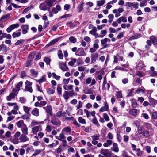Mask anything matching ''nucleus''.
<instances>
[{
  "mask_svg": "<svg viewBox=\"0 0 157 157\" xmlns=\"http://www.w3.org/2000/svg\"><path fill=\"white\" fill-rule=\"evenodd\" d=\"M75 54L76 56H86V54L83 48H80L77 49Z\"/></svg>",
  "mask_w": 157,
  "mask_h": 157,
  "instance_id": "1",
  "label": "nucleus"
},
{
  "mask_svg": "<svg viewBox=\"0 0 157 157\" xmlns=\"http://www.w3.org/2000/svg\"><path fill=\"white\" fill-rule=\"evenodd\" d=\"M85 83L87 85H88L90 83V86H92L95 85L96 82L94 78L92 79L91 77H89L86 79Z\"/></svg>",
  "mask_w": 157,
  "mask_h": 157,
  "instance_id": "2",
  "label": "nucleus"
},
{
  "mask_svg": "<svg viewBox=\"0 0 157 157\" xmlns=\"http://www.w3.org/2000/svg\"><path fill=\"white\" fill-rule=\"evenodd\" d=\"M100 153L106 157H111V154L109 150L102 149L101 150Z\"/></svg>",
  "mask_w": 157,
  "mask_h": 157,
  "instance_id": "3",
  "label": "nucleus"
},
{
  "mask_svg": "<svg viewBox=\"0 0 157 157\" xmlns=\"http://www.w3.org/2000/svg\"><path fill=\"white\" fill-rule=\"evenodd\" d=\"M59 67L64 71H67L68 70V68L67 65L62 62H59Z\"/></svg>",
  "mask_w": 157,
  "mask_h": 157,
  "instance_id": "4",
  "label": "nucleus"
},
{
  "mask_svg": "<svg viewBox=\"0 0 157 157\" xmlns=\"http://www.w3.org/2000/svg\"><path fill=\"white\" fill-rule=\"evenodd\" d=\"M42 128L41 126H35L32 128V132L35 135H36L38 131H41Z\"/></svg>",
  "mask_w": 157,
  "mask_h": 157,
  "instance_id": "5",
  "label": "nucleus"
},
{
  "mask_svg": "<svg viewBox=\"0 0 157 157\" xmlns=\"http://www.w3.org/2000/svg\"><path fill=\"white\" fill-rule=\"evenodd\" d=\"M104 106L101 107L99 109V111L100 112H103L104 111L109 110V106L107 103L105 101L104 103Z\"/></svg>",
  "mask_w": 157,
  "mask_h": 157,
  "instance_id": "6",
  "label": "nucleus"
},
{
  "mask_svg": "<svg viewBox=\"0 0 157 157\" xmlns=\"http://www.w3.org/2000/svg\"><path fill=\"white\" fill-rule=\"evenodd\" d=\"M110 41V40L108 38H105L101 40V44L102 45H104V48H105L108 47V45L106 44V43L107 42L109 43Z\"/></svg>",
  "mask_w": 157,
  "mask_h": 157,
  "instance_id": "7",
  "label": "nucleus"
},
{
  "mask_svg": "<svg viewBox=\"0 0 157 157\" xmlns=\"http://www.w3.org/2000/svg\"><path fill=\"white\" fill-rule=\"evenodd\" d=\"M123 61V57L122 56H119V55H117L114 56V60L113 63H117L119 60Z\"/></svg>",
  "mask_w": 157,
  "mask_h": 157,
  "instance_id": "8",
  "label": "nucleus"
},
{
  "mask_svg": "<svg viewBox=\"0 0 157 157\" xmlns=\"http://www.w3.org/2000/svg\"><path fill=\"white\" fill-rule=\"evenodd\" d=\"M43 108L49 115L51 116L52 115V108L51 105H48L46 107H44Z\"/></svg>",
  "mask_w": 157,
  "mask_h": 157,
  "instance_id": "9",
  "label": "nucleus"
},
{
  "mask_svg": "<svg viewBox=\"0 0 157 157\" xmlns=\"http://www.w3.org/2000/svg\"><path fill=\"white\" fill-rule=\"evenodd\" d=\"M71 130L70 127H66L63 128L62 130V132L65 133L66 134H71Z\"/></svg>",
  "mask_w": 157,
  "mask_h": 157,
  "instance_id": "10",
  "label": "nucleus"
},
{
  "mask_svg": "<svg viewBox=\"0 0 157 157\" xmlns=\"http://www.w3.org/2000/svg\"><path fill=\"white\" fill-rule=\"evenodd\" d=\"M98 54L97 53L92 54L91 55V63L95 62L97 59L98 58Z\"/></svg>",
  "mask_w": 157,
  "mask_h": 157,
  "instance_id": "11",
  "label": "nucleus"
},
{
  "mask_svg": "<svg viewBox=\"0 0 157 157\" xmlns=\"http://www.w3.org/2000/svg\"><path fill=\"white\" fill-rule=\"evenodd\" d=\"M16 94H16L14 91H13V92L10 93L9 95L7 97V100L9 101H10L12 99L15 97Z\"/></svg>",
  "mask_w": 157,
  "mask_h": 157,
  "instance_id": "12",
  "label": "nucleus"
},
{
  "mask_svg": "<svg viewBox=\"0 0 157 157\" xmlns=\"http://www.w3.org/2000/svg\"><path fill=\"white\" fill-rule=\"evenodd\" d=\"M22 33L23 34H25L28 32L29 29V26L27 25H23L21 26Z\"/></svg>",
  "mask_w": 157,
  "mask_h": 157,
  "instance_id": "13",
  "label": "nucleus"
},
{
  "mask_svg": "<svg viewBox=\"0 0 157 157\" xmlns=\"http://www.w3.org/2000/svg\"><path fill=\"white\" fill-rule=\"evenodd\" d=\"M20 140L21 142H24L29 140V138L26 135L22 134L20 137Z\"/></svg>",
  "mask_w": 157,
  "mask_h": 157,
  "instance_id": "14",
  "label": "nucleus"
},
{
  "mask_svg": "<svg viewBox=\"0 0 157 157\" xmlns=\"http://www.w3.org/2000/svg\"><path fill=\"white\" fill-rule=\"evenodd\" d=\"M39 8L40 10L45 11L47 10L48 7L45 3H42L40 5Z\"/></svg>",
  "mask_w": 157,
  "mask_h": 157,
  "instance_id": "15",
  "label": "nucleus"
},
{
  "mask_svg": "<svg viewBox=\"0 0 157 157\" xmlns=\"http://www.w3.org/2000/svg\"><path fill=\"white\" fill-rule=\"evenodd\" d=\"M73 86L72 85H64L63 86V88L64 90H72L71 92L73 94L74 92V91L73 89Z\"/></svg>",
  "mask_w": 157,
  "mask_h": 157,
  "instance_id": "16",
  "label": "nucleus"
},
{
  "mask_svg": "<svg viewBox=\"0 0 157 157\" xmlns=\"http://www.w3.org/2000/svg\"><path fill=\"white\" fill-rule=\"evenodd\" d=\"M61 9L60 6L59 5H57L55 8H53L52 9V12L54 14H56L59 11H60Z\"/></svg>",
  "mask_w": 157,
  "mask_h": 157,
  "instance_id": "17",
  "label": "nucleus"
},
{
  "mask_svg": "<svg viewBox=\"0 0 157 157\" xmlns=\"http://www.w3.org/2000/svg\"><path fill=\"white\" fill-rule=\"evenodd\" d=\"M113 147L111 148V149L115 152H118L119 151V148L117 144L116 143H113Z\"/></svg>",
  "mask_w": 157,
  "mask_h": 157,
  "instance_id": "18",
  "label": "nucleus"
},
{
  "mask_svg": "<svg viewBox=\"0 0 157 157\" xmlns=\"http://www.w3.org/2000/svg\"><path fill=\"white\" fill-rule=\"evenodd\" d=\"M60 39V38H57L51 40L49 43H48L46 45L48 47L54 44Z\"/></svg>",
  "mask_w": 157,
  "mask_h": 157,
  "instance_id": "19",
  "label": "nucleus"
},
{
  "mask_svg": "<svg viewBox=\"0 0 157 157\" xmlns=\"http://www.w3.org/2000/svg\"><path fill=\"white\" fill-rule=\"evenodd\" d=\"M21 130L23 133L22 134L25 135L28 134V128L26 125H24L23 127H21Z\"/></svg>",
  "mask_w": 157,
  "mask_h": 157,
  "instance_id": "20",
  "label": "nucleus"
},
{
  "mask_svg": "<svg viewBox=\"0 0 157 157\" xmlns=\"http://www.w3.org/2000/svg\"><path fill=\"white\" fill-rule=\"evenodd\" d=\"M56 139L59 140L61 141H63L65 140L66 137H65L63 133L62 132L59 134V136H57L56 137Z\"/></svg>",
  "mask_w": 157,
  "mask_h": 157,
  "instance_id": "21",
  "label": "nucleus"
},
{
  "mask_svg": "<svg viewBox=\"0 0 157 157\" xmlns=\"http://www.w3.org/2000/svg\"><path fill=\"white\" fill-rule=\"evenodd\" d=\"M51 123L54 125H58L60 124V121L56 118H53L51 121Z\"/></svg>",
  "mask_w": 157,
  "mask_h": 157,
  "instance_id": "22",
  "label": "nucleus"
},
{
  "mask_svg": "<svg viewBox=\"0 0 157 157\" xmlns=\"http://www.w3.org/2000/svg\"><path fill=\"white\" fill-rule=\"evenodd\" d=\"M109 83H107L105 79H104L102 86L103 89L105 90L106 89V88H107L108 90H109Z\"/></svg>",
  "mask_w": 157,
  "mask_h": 157,
  "instance_id": "23",
  "label": "nucleus"
},
{
  "mask_svg": "<svg viewBox=\"0 0 157 157\" xmlns=\"http://www.w3.org/2000/svg\"><path fill=\"white\" fill-rule=\"evenodd\" d=\"M31 113L33 115L36 116H38L39 115V109L36 108H35L33 109Z\"/></svg>",
  "mask_w": 157,
  "mask_h": 157,
  "instance_id": "24",
  "label": "nucleus"
},
{
  "mask_svg": "<svg viewBox=\"0 0 157 157\" xmlns=\"http://www.w3.org/2000/svg\"><path fill=\"white\" fill-rule=\"evenodd\" d=\"M71 61L68 63V64L70 66H73L77 62V59L75 58H71Z\"/></svg>",
  "mask_w": 157,
  "mask_h": 157,
  "instance_id": "25",
  "label": "nucleus"
},
{
  "mask_svg": "<svg viewBox=\"0 0 157 157\" xmlns=\"http://www.w3.org/2000/svg\"><path fill=\"white\" fill-rule=\"evenodd\" d=\"M53 2L54 1L52 0H47L45 2L47 6H48L49 8L53 6Z\"/></svg>",
  "mask_w": 157,
  "mask_h": 157,
  "instance_id": "26",
  "label": "nucleus"
},
{
  "mask_svg": "<svg viewBox=\"0 0 157 157\" xmlns=\"http://www.w3.org/2000/svg\"><path fill=\"white\" fill-rule=\"evenodd\" d=\"M150 39L154 45H155L157 44V40L154 36H151L150 37Z\"/></svg>",
  "mask_w": 157,
  "mask_h": 157,
  "instance_id": "27",
  "label": "nucleus"
},
{
  "mask_svg": "<svg viewBox=\"0 0 157 157\" xmlns=\"http://www.w3.org/2000/svg\"><path fill=\"white\" fill-rule=\"evenodd\" d=\"M16 124L18 128H21L23 127L24 125H25L23 121L22 120H21L19 121L16 123Z\"/></svg>",
  "mask_w": 157,
  "mask_h": 157,
  "instance_id": "28",
  "label": "nucleus"
},
{
  "mask_svg": "<svg viewBox=\"0 0 157 157\" xmlns=\"http://www.w3.org/2000/svg\"><path fill=\"white\" fill-rule=\"evenodd\" d=\"M144 67H145V66L143 62L141 61H140L137 66V68L139 69H143Z\"/></svg>",
  "mask_w": 157,
  "mask_h": 157,
  "instance_id": "29",
  "label": "nucleus"
},
{
  "mask_svg": "<svg viewBox=\"0 0 157 157\" xmlns=\"http://www.w3.org/2000/svg\"><path fill=\"white\" fill-rule=\"evenodd\" d=\"M70 92H68L66 91H65L64 92L63 96L64 99L67 101L69 97V94Z\"/></svg>",
  "mask_w": 157,
  "mask_h": 157,
  "instance_id": "30",
  "label": "nucleus"
},
{
  "mask_svg": "<svg viewBox=\"0 0 157 157\" xmlns=\"http://www.w3.org/2000/svg\"><path fill=\"white\" fill-rule=\"evenodd\" d=\"M10 16L9 14H7L5 16H2L0 19V21L2 22H4L6 21L7 19Z\"/></svg>",
  "mask_w": 157,
  "mask_h": 157,
  "instance_id": "31",
  "label": "nucleus"
},
{
  "mask_svg": "<svg viewBox=\"0 0 157 157\" xmlns=\"http://www.w3.org/2000/svg\"><path fill=\"white\" fill-rule=\"evenodd\" d=\"M143 151H141L140 148H138L136 150V153L137 156L140 157L142 155Z\"/></svg>",
  "mask_w": 157,
  "mask_h": 157,
  "instance_id": "32",
  "label": "nucleus"
},
{
  "mask_svg": "<svg viewBox=\"0 0 157 157\" xmlns=\"http://www.w3.org/2000/svg\"><path fill=\"white\" fill-rule=\"evenodd\" d=\"M23 110L27 114H28L29 113L30 110V108L28 107L23 106Z\"/></svg>",
  "mask_w": 157,
  "mask_h": 157,
  "instance_id": "33",
  "label": "nucleus"
},
{
  "mask_svg": "<svg viewBox=\"0 0 157 157\" xmlns=\"http://www.w3.org/2000/svg\"><path fill=\"white\" fill-rule=\"evenodd\" d=\"M101 34L100 35V37H104L107 34V31L106 30H103L101 31Z\"/></svg>",
  "mask_w": 157,
  "mask_h": 157,
  "instance_id": "34",
  "label": "nucleus"
},
{
  "mask_svg": "<svg viewBox=\"0 0 157 157\" xmlns=\"http://www.w3.org/2000/svg\"><path fill=\"white\" fill-rule=\"evenodd\" d=\"M97 5L98 6H102L105 3V0H101L97 2Z\"/></svg>",
  "mask_w": 157,
  "mask_h": 157,
  "instance_id": "35",
  "label": "nucleus"
},
{
  "mask_svg": "<svg viewBox=\"0 0 157 157\" xmlns=\"http://www.w3.org/2000/svg\"><path fill=\"white\" fill-rule=\"evenodd\" d=\"M78 121L80 123L83 124H86V120L82 117H79L78 118Z\"/></svg>",
  "mask_w": 157,
  "mask_h": 157,
  "instance_id": "36",
  "label": "nucleus"
},
{
  "mask_svg": "<svg viewBox=\"0 0 157 157\" xmlns=\"http://www.w3.org/2000/svg\"><path fill=\"white\" fill-rule=\"evenodd\" d=\"M58 56L60 59H63V55L61 50H59L58 51Z\"/></svg>",
  "mask_w": 157,
  "mask_h": 157,
  "instance_id": "37",
  "label": "nucleus"
},
{
  "mask_svg": "<svg viewBox=\"0 0 157 157\" xmlns=\"http://www.w3.org/2000/svg\"><path fill=\"white\" fill-rule=\"evenodd\" d=\"M46 92L48 94H51L54 93L55 90L53 89L49 88L47 89Z\"/></svg>",
  "mask_w": 157,
  "mask_h": 157,
  "instance_id": "38",
  "label": "nucleus"
},
{
  "mask_svg": "<svg viewBox=\"0 0 157 157\" xmlns=\"http://www.w3.org/2000/svg\"><path fill=\"white\" fill-rule=\"evenodd\" d=\"M41 151L40 149H36L34 153L32 155V156L33 157L38 155Z\"/></svg>",
  "mask_w": 157,
  "mask_h": 157,
  "instance_id": "39",
  "label": "nucleus"
},
{
  "mask_svg": "<svg viewBox=\"0 0 157 157\" xmlns=\"http://www.w3.org/2000/svg\"><path fill=\"white\" fill-rule=\"evenodd\" d=\"M83 92L85 94H93V92L91 90L89 89H85L83 90Z\"/></svg>",
  "mask_w": 157,
  "mask_h": 157,
  "instance_id": "40",
  "label": "nucleus"
},
{
  "mask_svg": "<svg viewBox=\"0 0 157 157\" xmlns=\"http://www.w3.org/2000/svg\"><path fill=\"white\" fill-rule=\"evenodd\" d=\"M108 18L109 19L108 20V22L109 23L112 22L114 18V16L113 14H110L108 16Z\"/></svg>",
  "mask_w": 157,
  "mask_h": 157,
  "instance_id": "41",
  "label": "nucleus"
},
{
  "mask_svg": "<svg viewBox=\"0 0 157 157\" xmlns=\"http://www.w3.org/2000/svg\"><path fill=\"white\" fill-rule=\"evenodd\" d=\"M21 35V33L20 32H18L17 33H13L12 34L13 37L14 38L19 37Z\"/></svg>",
  "mask_w": 157,
  "mask_h": 157,
  "instance_id": "42",
  "label": "nucleus"
},
{
  "mask_svg": "<svg viewBox=\"0 0 157 157\" xmlns=\"http://www.w3.org/2000/svg\"><path fill=\"white\" fill-rule=\"evenodd\" d=\"M25 41V40L23 39L19 40L17 41V42L15 44V45H17L21 44L24 43Z\"/></svg>",
  "mask_w": 157,
  "mask_h": 157,
  "instance_id": "43",
  "label": "nucleus"
},
{
  "mask_svg": "<svg viewBox=\"0 0 157 157\" xmlns=\"http://www.w3.org/2000/svg\"><path fill=\"white\" fill-rule=\"evenodd\" d=\"M82 106V102L80 101H78V103L76 106L77 109H78L81 108Z\"/></svg>",
  "mask_w": 157,
  "mask_h": 157,
  "instance_id": "44",
  "label": "nucleus"
},
{
  "mask_svg": "<svg viewBox=\"0 0 157 157\" xmlns=\"http://www.w3.org/2000/svg\"><path fill=\"white\" fill-rule=\"evenodd\" d=\"M100 135L98 134H95L91 136V137L92 140H98L99 139Z\"/></svg>",
  "mask_w": 157,
  "mask_h": 157,
  "instance_id": "45",
  "label": "nucleus"
},
{
  "mask_svg": "<svg viewBox=\"0 0 157 157\" xmlns=\"http://www.w3.org/2000/svg\"><path fill=\"white\" fill-rule=\"evenodd\" d=\"M137 111L136 109H132L130 111V113L134 116L136 115Z\"/></svg>",
  "mask_w": 157,
  "mask_h": 157,
  "instance_id": "46",
  "label": "nucleus"
},
{
  "mask_svg": "<svg viewBox=\"0 0 157 157\" xmlns=\"http://www.w3.org/2000/svg\"><path fill=\"white\" fill-rule=\"evenodd\" d=\"M140 37V35L139 34L133 36L129 38V40H132L133 39H137Z\"/></svg>",
  "mask_w": 157,
  "mask_h": 157,
  "instance_id": "47",
  "label": "nucleus"
},
{
  "mask_svg": "<svg viewBox=\"0 0 157 157\" xmlns=\"http://www.w3.org/2000/svg\"><path fill=\"white\" fill-rule=\"evenodd\" d=\"M30 72L32 75L34 77H35L37 75V72L34 70L32 69L30 70Z\"/></svg>",
  "mask_w": 157,
  "mask_h": 157,
  "instance_id": "48",
  "label": "nucleus"
},
{
  "mask_svg": "<svg viewBox=\"0 0 157 157\" xmlns=\"http://www.w3.org/2000/svg\"><path fill=\"white\" fill-rule=\"evenodd\" d=\"M23 83L22 82H20L16 86V90L18 91L20 90V88L22 86Z\"/></svg>",
  "mask_w": 157,
  "mask_h": 157,
  "instance_id": "49",
  "label": "nucleus"
},
{
  "mask_svg": "<svg viewBox=\"0 0 157 157\" xmlns=\"http://www.w3.org/2000/svg\"><path fill=\"white\" fill-rule=\"evenodd\" d=\"M92 122L94 124L97 125V126H99V124L96 117H94L93 118L92 120Z\"/></svg>",
  "mask_w": 157,
  "mask_h": 157,
  "instance_id": "50",
  "label": "nucleus"
},
{
  "mask_svg": "<svg viewBox=\"0 0 157 157\" xmlns=\"http://www.w3.org/2000/svg\"><path fill=\"white\" fill-rule=\"evenodd\" d=\"M150 101L153 106L155 107L156 104V101L154 99L151 98L150 99Z\"/></svg>",
  "mask_w": 157,
  "mask_h": 157,
  "instance_id": "51",
  "label": "nucleus"
},
{
  "mask_svg": "<svg viewBox=\"0 0 157 157\" xmlns=\"http://www.w3.org/2000/svg\"><path fill=\"white\" fill-rule=\"evenodd\" d=\"M124 32H121L117 36V39H120L123 37Z\"/></svg>",
  "mask_w": 157,
  "mask_h": 157,
  "instance_id": "52",
  "label": "nucleus"
},
{
  "mask_svg": "<svg viewBox=\"0 0 157 157\" xmlns=\"http://www.w3.org/2000/svg\"><path fill=\"white\" fill-rule=\"evenodd\" d=\"M69 40L71 42L75 43L76 42V39L73 36H71L69 38Z\"/></svg>",
  "mask_w": 157,
  "mask_h": 157,
  "instance_id": "53",
  "label": "nucleus"
},
{
  "mask_svg": "<svg viewBox=\"0 0 157 157\" xmlns=\"http://www.w3.org/2000/svg\"><path fill=\"white\" fill-rule=\"evenodd\" d=\"M25 90L32 93L33 91V89L31 87L26 86L25 87Z\"/></svg>",
  "mask_w": 157,
  "mask_h": 157,
  "instance_id": "54",
  "label": "nucleus"
},
{
  "mask_svg": "<svg viewBox=\"0 0 157 157\" xmlns=\"http://www.w3.org/2000/svg\"><path fill=\"white\" fill-rule=\"evenodd\" d=\"M104 119L106 121H109V118L107 114L104 113L103 115Z\"/></svg>",
  "mask_w": 157,
  "mask_h": 157,
  "instance_id": "55",
  "label": "nucleus"
},
{
  "mask_svg": "<svg viewBox=\"0 0 157 157\" xmlns=\"http://www.w3.org/2000/svg\"><path fill=\"white\" fill-rule=\"evenodd\" d=\"M136 93L138 94H140V93L142 94H144V91L143 89H141L140 88H138L136 90Z\"/></svg>",
  "mask_w": 157,
  "mask_h": 157,
  "instance_id": "56",
  "label": "nucleus"
},
{
  "mask_svg": "<svg viewBox=\"0 0 157 157\" xmlns=\"http://www.w3.org/2000/svg\"><path fill=\"white\" fill-rule=\"evenodd\" d=\"M70 78H64L63 80V83L64 84V85H67L68 83L70 81Z\"/></svg>",
  "mask_w": 157,
  "mask_h": 157,
  "instance_id": "57",
  "label": "nucleus"
},
{
  "mask_svg": "<svg viewBox=\"0 0 157 157\" xmlns=\"http://www.w3.org/2000/svg\"><path fill=\"white\" fill-rule=\"evenodd\" d=\"M19 26V25L18 24H13L10 26V27L11 28L12 30L13 29L15 28H17Z\"/></svg>",
  "mask_w": 157,
  "mask_h": 157,
  "instance_id": "58",
  "label": "nucleus"
},
{
  "mask_svg": "<svg viewBox=\"0 0 157 157\" xmlns=\"http://www.w3.org/2000/svg\"><path fill=\"white\" fill-rule=\"evenodd\" d=\"M116 96L118 98H121L122 97L121 91H118L116 94Z\"/></svg>",
  "mask_w": 157,
  "mask_h": 157,
  "instance_id": "59",
  "label": "nucleus"
},
{
  "mask_svg": "<svg viewBox=\"0 0 157 157\" xmlns=\"http://www.w3.org/2000/svg\"><path fill=\"white\" fill-rule=\"evenodd\" d=\"M46 80V78L44 76H43L42 78L39 80H37L39 82V83H40L43 82L45 81Z\"/></svg>",
  "mask_w": 157,
  "mask_h": 157,
  "instance_id": "60",
  "label": "nucleus"
},
{
  "mask_svg": "<svg viewBox=\"0 0 157 157\" xmlns=\"http://www.w3.org/2000/svg\"><path fill=\"white\" fill-rule=\"evenodd\" d=\"M77 64L78 66H79L80 65L83 64V62L82 61L81 59H78L77 60Z\"/></svg>",
  "mask_w": 157,
  "mask_h": 157,
  "instance_id": "61",
  "label": "nucleus"
},
{
  "mask_svg": "<svg viewBox=\"0 0 157 157\" xmlns=\"http://www.w3.org/2000/svg\"><path fill=\"white\" fill-rule=\"evenodd\" d=\"M120 20H121L122 22L124 23H126L127 21V20L126 17L124 16H122L120 17Z\"/></svg>",
  "mask_w": 157,
  "mask_h": 157,
  "instance_id": "62",
  "label": "nucleus"
},
{
  "mask_svg": "<svg viewBox=\"0 0 157 157\" xmlns=\"http://www.w3.org/2000/svg\"><path fill=\"white\" fill-rule=\"evenodd\" d=\"M52 76L53 78L56 80H59L60 78V76L57 75L56 74L54 73H52Z\"/></svg>",
  "mask_w": 157,
  "mask_h": 157,
  "instance_id": "63",
  "label": "nucleus"
},
{
  "mask_svg": "<svg viewBox=\"0 0 157 157\" xmlns=\"http://www.w3.org/2000/svg\"><path fill=\"white\" fill-rule=\"evenodd\" d=\"M11 141L14 144H17L19 143V139L15 138L11 140Z\"/></svg>",
  "mask_w": 157,
  "mask_h": 157,
  "instance_id": "64",
  "label": "nucleus"
}]
</instances>
